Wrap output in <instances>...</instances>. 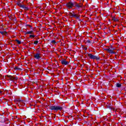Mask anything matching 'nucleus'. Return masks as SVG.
<instances>
[{"instance_id":"3","label":"nucleus","mask_w":126,"mask_h":126,"mask_svg":"<svg viewBox=\"0 0 126 126\" xmlns=\"http://www.w3.org/2000/svg\"><path fill=\"white\" fill-rule=\"evenodd\" d=\"M88 56L90 59H91L92 60H99V58L96 56L93 55L92 54H88Z\"/></svg>"},{"instance_id":"5","label":"nucleus","mask_w":126,"mask_h":126,"mask_svg":"<svg viewBox=\"0 0 126 126\" xmlns=\"http://www.w3.org/2000/svg\"><path fill=\"white\" fill-rule=\"evenodd\" d=\"M33 58L35 60H41V54L40 53H35L34 54Z\"/></svg>"},{"instance_id":"1","label":"nucleus","mask_w":126,"mask_h":126,"mask_svg":"<svg viewBox=\"0 0 126 126\" xmlns=\"http://www.w3.org/2000/svg\"><path fill=\"white\" fill-rule=\"evenodd\" d=\"M49 109L52 111H56V112H58L59 110L62 111V110H63V107L59 106H51L50 107Z\"/></svg>"},{"instance_id":"14","label":"nucleus","mask_w":126,"mask_h":126,"mask_svg":"<svg viewBox=\"0 0 126 126\" xmlns=\"http://www.w3.org/2000/svg\"><path fill=\"white\" fill-rule=\"evenodd\" d=\"M38 43H39V41H38L37 40H35L34 41L33 44H34V45H37Z\"/></svg>"},{"instance_id":"4","label":"nucleus","mask_w":126,"mask_h":126,"mask_svg":"<svg viewBox=\"0 0 126 126\" xmlns=\"http://www.w3.org/2000/svg\"><path fill=\"white\" fill-rule=\"evenodd\" d=\"M66 6L68 8H71L72 7H73L74 6V2H68V3H66Z\"/></svg>"},{"instance_id":"17","label":"nucleus","mask_w":126,"mask_h":126,"mask_svg":"<svg viewBox=\"0 0 126 126\" xmlns=\"http://www.w3.org/2000/svg\"><path fill=\"white\" fill-rule=\"evenodd\" d=\"M87 43L88 44H91V41H90V40H88V41H87Z\"/></svg>"},{"instance_id":"9","label":"nucleus","mask_w":126,"mask_h":126,"mask_svg":"<svg viewBox=\"0 0 126 126\" xmlns=\"http://www.w3.org/2000/svg\"><path fill=\"white\" fill-rule=\"evenodd\" d=\"M106 50L107 51L108 53H110V54H115V52H114L113 49L111 48L106 49Z\"/></svg>"},{"instance_id":"16","label":"nucleus","mask_w":126,"mask_h":126,"mask_svg":"<svg viewBox=\"0 0 126 126\" xmlns=\"http://www.w3.org/2000/svg\"><path fill=\"white\" fill-rule=\"evenodd\" d=\"M30 38H32V37L33 38H34V37H35V35H30Z\"/></svg>"},{"instance_id":"10","label":"nucleus","mask_w":126,"mask_h":126,"mask_svg":"<svg viewBox=\"0 0 126 126\" xmlns=\"http://www.w3.org/2000/svg\"><path fill=\"white\" fill-rule=\"evenodd\" d=\"M72 17H75L76 19H79V15L71 13Z\"/></svg>"},{"instance_id":"15","label":"nucleus","mask_w":126,"mask_h":126,"mask_svg":"<svg viewBox=\"0 0 126 126\" xmlns=\"http://www.w3.org/2000/svg\"><path fill=\"white\" fill-rule=\"evenodd\" d=\"M15 69L16 70H21V68H19L18 67H15Z\"/></svg>"},{"instance_id":"13","label":"nucleus","mask_w":126,"mask_h":126,"mask_svg":"<svg viewBox=\"0 0 126 126\" xmlns=\"http://www.w3.org/2000/svg\"><path fill=\"white\" fill-rule=\"evenodd\" d=\"M16 42H17V44H19V45H20V44H21V41H20V40L16 39Z\"/></svg>"},{"instance_id":"8","label":"nucleus","mask_w":126,"mask_h":126,"mask_svg":"<svg viewBox=\"0 0 126 126\" xmlns=\"http://www.w3.org/2000/svg\"><path fill=\"white\" fill-rule=\"evenodd\" d=\"M20 6L21 8H23V9H25V10H28V9H29V8L26 6V5H20Z\"/></svg>"},{"instance_id":"11","label":"nucleus","mask_w":126,"mask_h":126,"mask_svg":"<svg viewBox=\"0 0 126 126\" xmlns=\"http://www.w3.org/2000/svg\"><path fill=\"white\" fill-rule=\"evenodd\" d=\"M116 86H117V87H118V88L122 87V84H121L120 83H117V84H116Z\"/></svg>"},{"instance_id":"19","label":"nucleus","mask_w":126,"mask_h":126,"mask_svg":"<svg viewBox=\"0 0 126 126\" xmlns=\"http://www.w3.org/2000/svg\"><path fill=\"white\" fill-rule=\"evenodd\" d=\"M52 42H53V43H56V41H55V40H53V41H52Z\"/></svg>"},{"instance_id":"18","label":"nucleus","mask_w":126,"mask_h":126,"mask_svg":"<svg viewBox=\"0 0 126 126\" xmlns=\"http://www.w3.org/2000/svg\"><path fill=\"white\" fill-rule=\"evenodd\" d=\"M0 34H1L2 35H3V32H0Z\"/></svg>"},{"instance_id":"20","label":"nucleus","mask_w":126,"mask_h":126,"mask_svg":"<svg viewBox=\"0 0 126 126\" xmlns=\"http://www.w3.org/2000/svg\"><path fill=\"white\" fill-rule=\"evenodd\" d=\"M0 93H1V91H0Z\"/></svg>"},{"instance_id":"2","label":"nucleus","mask_w":126,"mask_h":126,"mask_svg":"<svg viewBox=\"0 0 126 126\" xmlns=\"http://www.w3.org/2000/svg\"><path fill=\"white\" fill-rule=\"evenodd\" d=\"M82 3H78L76 2H74V7H75V9L78 11L81 10V7H82Z\"/></svg>"},{"instance_id":"12","label":"nucleus","mask_w":126,"mask_h":126,"mask_svg":"<svg viewBox=\"0 0 126 126\" xmlns=\"http://www.w3.org/2000/svg\"><path fill=\"white\" fill-rule=\"evenodd\" d=\"M33 33V31H29L26 32V34H32Z\"/></svg>"},{"instance_id":"7","label":"nucleus","mask_w":126,"mask_h":126,"mask_svg":"<svg viewBox=\"0 0 126 126\" xmlns=\"http://www.w3.org/2000/svg\"><path fill=\"white\" fill-rule=\"evenodd\" d=\"M8 77L9 78V79H10V80H11V81H12L13 80H16V79H17V78H16L15 77H13L11 75L8 76Z\"/></svg>"},{"instance_id":"6","label":"nucleus","mask_w":126,"mask_h":126,"mask_svg":"<svg viewBox=\"0 0 126 126\" xmlns=\"http://www.w3.org/2000/svg\"><path fill=\"white\" fill-rule=\"evenodd\" d=\"M61 63L64 64V65H67V64H68V63H68V62L66 61V60H63L62 61H61Z\"/></svg>"}]
</instances>
